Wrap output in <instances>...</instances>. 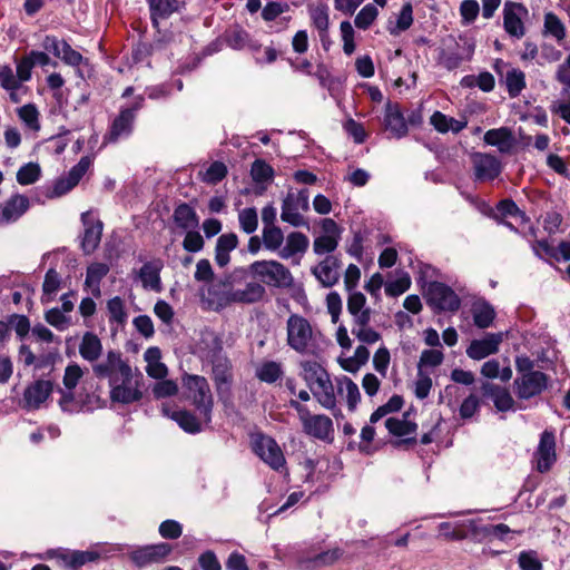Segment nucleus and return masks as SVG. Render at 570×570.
Listing matches in <instances>:
<instances>
[{"mask_svg": "<svg viewBox=\"0 0 570 570\" xmlns=\"http://www.w3.org/2000/svg\"><path fill=\"white\" fill-rule=\"evenodd\" d=\"M391 363V354L387 347L381 346L373 355V367L382 376L385 377Z\"/></svg>", "mask_w": 570, "mask_h": 570, "instance_id": "nucleus-57", "label": "nucleus"}, {"mask_svg": "<svg viewBox=\"0 0 570 570\" xmlns=\"http://www.w3.org/2000/svg\"><path fill=\"white\" fill-rule=\"evenodd\" d=\"M527 13L522 4L508 2L503 9V27L507 33L518 39L524 36L525 29L522 16Z\"/></svg>", "mask_w": 570, "mask_h": 570, "instance_id": "nucleus-20", "label": "nucleus"}, {"mask_svg": "<svg viewBox=\"0 0 570 570\" xmlns=\"http://www.w3.org/2000/svg\"><path fill=\"white\" fill-rule=\"evenodd\" d=\"M483 139L487 145L498 147L501 153H507L512 147L511 131L505 127L488 130Z\"/></svg>", "mask_w": 570, "mask_h": 570, "instance_id": "nucleus-36", "label": "nucleus"}, {"mask_svg": "<svg viewBox=\"0 0 570 570\" xmlns=\"http://www.w3.org/2000/svg\"><path fill=\"white\" fill-rule=\"evenodd\" d=\"M41 175V168L37 163H28L17 171V181L22 185L35 184Z\"/></svg>", "mask_w": 570, "mask_h": 570, "instance_id": "nucleus-51", "label": "nucleus"}, {"mask_svg": "<svg viewBox=\"0 0 570 570\" xmlns=\"http://www.w3.org/2000/svg\"><path fill=\"white\" fill-rule=\"evenodd\" d=\"M246 276L245 271H235L230 274L233 304H254L263 299L265 287L258 282H247L240 287V281Z\"/></svg>", "mask_w": 570, "mask_h": 570, "instance_id": "nucleus-9", "label": "nucleus"}, {"mask_svg": "<svg viewBox=\"0 0 570 570\" xmlns=\"http://www.w3.org/2000/svg\"><path fill=\"white\" fill-rule=\"evenodd\" d=\"M238 245L235 233L223 234L217 238L215 247V262L219 267H225L230 261V252Z\"/></svg>", "mask_w": 570, "mask_h": 570, "instance_id": "nucleus-26", "label": "nucleus"}, {"mask_svg": "<svg viewBox=\"0 0 570 570\" xmlns=\"http://www.w3.org/2000/svg\"><path fill=\"white\" fill-rule=\"evenodd\" d=\"M309 209L308 190L289 191L283 200L281 218L294 227L307 226L303 213Z\"/></svg>", "mask_w": 570, "mask_h": 570, "instance_id": "nucleus-6", "label": "nucleus"}, {"mask_svg": "<svg viewBox=\"0 0 570 570\" xmlns=\"http://www.w3.org/2000/svg\"><path fill=\"white\" fill-rule=\"evenodd\" d=\"M301 368L302 376L307 383L308 387L328 374L325 368L315 361L308 360L301 362Z\"/></svg>", "mask_w": 570, "mask_h": 570, "instance_id": "nucleus-46", "label": "nucleus"}, {"mask_svg": "<svg viewBox=\"0 0 570 570\" xmlns=\"http://www.w3.org/2000/svg\"><path fill=\"white\" fill-rule=\"evenodd\" d=\"M471 313L474 325L479 328H488L495 318V311L493 306L484 299L473 302Z\"/></svg>", "mask_w": 570, "mask_h": 570, "instance_id": "nucleus-29", "label": "nucleus"}, {"mask_svg": "<svg viewBox=\"0 0 570 570\" xmlns=\"http://www.w3.org/2000/svg\"><path fill=\"white\" fill-rule=\"evenodd\" d=\"M340 262L334 256H326L313 267L312 273L324 287H332L340 278Z\"/></svg>", "mask_w": 570, "mask_h": 570, "instance_id": "nucleus-22", "label": "nucleus"}, {"mask_svg": "<svg viewBox=\"0 0 570 570\" xmlns=\"http://www.w3.org/2000/svg\"><path fill=\"white\" fill-rule=\"evenodd\" d=\"M81 220L86 226L81 247L86 254H91L99 245L102 234V223L94 220L89 213L81 215Z\"/></svg>", "mask_w": 570, "mask_h": 570, "instance_id": "nucleus-21", "label": "nucleus"}, {"mask_svg": "<svg viewBox=\"0 0 570 570\" xmlns=\"http://www.w3.org/2000/svg\"><path fill=\"white\" fill-rule=\"evenodd\" d=\"M426 303L439 311L455 312L460 308L461 299L456 293L441 282H430L424 286Z\"/></svg>", "mask_w": 570, "mask_h": 570, "instance_id": "nucleus-8", "label": "nucleus"}, {"mask_svg": "<svg viewBox=\"0 0 570 570\" xmlns=\"http://www.w3.org/2000/svg\"><path fill=\"white\" fill-rule=\"evenodd\" d=\"M543 35L552 37L558 43H561L566 38L564 24L552 12L544 16Z\"/></svg>", "mask_w": 570, "mask_h": 570, "instance_id": "nucleus-41", "label": "nucleus"}, {"mask_svg": "<svg viewBox=\"0 0 570 570\" xmlns=\"http://www.w3.org/2000/svg\"><path fill=\"white\" fill-rule=\"evenodd\" d=\"M505 86L511 98L518 97L525 88V75L522 70L511 68L505 75Z\"/></svg>", "mask_w": 570, "mask_h": 570, "instance_id": "nucleus-42", "label": "nucleus"}, {"mask_svg": "<svg viewBox=\"0 0 570 570\" xmlns=\"http://www.w3.org/2000/svg\"><path fill=\"white\" fill-rule=\"evenodd\" d=\"M107 312L109 323H116L122 325L127 321V312L125 308V302L119 297H112L107 302Z\"/></svg>", "mask_w": 570, "mask_h": 570, "instance_id": "nucleus-47", "label": "nucleus"}, {"mask_svg": "<svg viewBox=\"0 0 570 570\" xmlns=\"http://www.w3.org/2000/svg\"><path fill=\"white\" fill-rule=\"evenodd\" d=\"M337 390L341 395L346 397L348 407L353 410L361 399L357 384L350 377L343 376L337 381Z\"/></svg>", "mask_w": 570, "mask_h": 570, "instance_id": "nucleus-44", "label": "nucleus"}, {"mask_svg": "<svg viewBox=\"0 0 570 570\" xmlns=\"http://www.w3.org/2000/svg\"><path fill=\"white\" fill-rule=\"evenodd\" d=\"M289 405L298 413L304 431L320 440H328L333 433L332 420L323 414H311L306 406L291 400Z\"/></svg>", "mask_w": 570, "mask_h": 570, "instance_id": "nucleus-7", "label": "nucleus"}, {"mask_svg": "<svg viewBox=\"0 0 570 570\" xmlns=\"http://www.w3.org/2000/svg\"><path fill=\"white\" fill-rule=\"evenodd\" d=\"M20 81L17 75L10 66L3 65L0 67V87L7 91H11V98L13 99V92L20 88Z\"/></svg>", "mask_w": 570, "mask_h": 570, "instance_id": "nucleus-54", "label": "nucleus"}, {"mask_svg": "<svg viewBox=\"0 0 570 570\" xmlns=\"http://www.w3.org/2000/svg\"><path fill=\"white\" fill-rule=\"evenodd\" d=\"M142 374L131 366L109 385V397L115 403L131 404L142 399Z\"/></svg>", "mask_w": 570, "mask_h": 570, "instance_id": "nucleus-2", "label": "nucleus"}, {"mask_svg": "<svg viewBox=\"0 0 570 570\" xmlns=\"http://www.w3.org/2000/svg\"><path fill=\"white\" fill-rule=\"evenodd\" d=\"M283 374L282 365L274 361L264 362L256 370V376L266 383L276 382Z\"/></svg>", "mask_w": 570, "mask_h": 570, "instance_id": "nucleus-48", "label": "nucleus"}, {"mask_svg": "<svg viewBox=\"0 0 570 570\" xmlns=\"http://www.w3.org/2000/svg\"><path fill=\"white\" fill-rule=\"evenodd\" d=\"M18 116L22 122L31 130L40 129L39 111L35 105L28 104L18 109Z\"/></svg>", "mask_w": 570, "mask_h": 570, "instance_id": "nucleus-53", "label": "nucleus"}, {"mask_svg": "<svg viewBox=\"0 0 570 570\" xmlns=\"http://www.w3.org/2000/svg\"><path fill=\"white\" fill-rule=\"evenodd\" d=\"M250 175L256 183H265L273 178L274 170L266 161L256 159L252 165Z\"/></svg>", "mask_w": 570, "mask_h": 570, "instance_id": "nucleus-56", "label": "nucleus"}, {"mask_svg": "<svg viewBox=\"0 0 570 570\" xmlns=\"http://www.w3.org/2000/svg\"><path fill=\"white\" fill-rule=\"evenodd\" d=\"M82 375H83L82 368L76 363L69 364L66 367L62 382H63V386L68 390V392L63 393L61 402L72 401V399H73L72 390L77 386V384L79 383Z\"/></svg>", "mask_w": 570, "mask_h": 570, "instance_id": "nucleus-39", "label": "nucleus"}, {"mask_svg": "<svg viewBox=\"0 0 570 570\" xmlns=\"http://www.w3.org/2000/svg\"><path fill=\"white\" fill-rule=\"evenodd\" d=\"M465 59L456 49L446 48L440 56V63L448 70H454L461 66Z\"/></svg>", "mask_w": 570, "mask_h": 570, "instance_id": "nucleus-61", "label": "nucleus"}, {"mask_svg": "<svg viewBox=\"0 0 570 570\" xmlns=\"http://www.w3.org/2000/svg\"><path fill=\"white\" fill-rule=\"evenodd\" d=\"M518 562L522 570H542V564L537 556V552L532 550L522 551L519 554Z\"/></svg>", "mask_w": 570, "mask_h": 570, "instance_id": "nucleus-64", "label": "nucleus"}, {"mask_svg": "<svg viewBox=\"0 0 570 570\" xmlns=\"http://www.w3.org/2000/svg\"><path fill=\"white\" fill-rule=\"evenodd\" d=\"M502 332L488 333L481 340H473L466 348V355L475 361L483 360L489 355L495 354L503 341Z\"/></svg>", "mask_w": 570, "mask_h": 570, "instance_id": "nucleus-16", "label": "nucleus"}, {"mask_svg": "<svg viewBox=\"0 0 570 570\" xmlns=\"http://www.w3.org/2000/svg\"><path fill=\"white\" fill-rule=\"evenodd\" d=\"M139 278L146 288L160 291L159 267L154 263H146L139 271Z\"/></svg>", "mask_w": 570, "mask_h": 570, "instance_id": "nucleus-43", "label": "nucleus"}, {"mask_svg": "<svg viewBox=\"0 0 570 570\" xmlns=\"http://www.w3.org/2000/svg\"><path fill=\"white\" fill-rule=\"evenodd\" d=\"M472 163L476 180H493L502 170L501 161L490 154L476 153L472 157Z\"/></svg>", "mask_w": 570, "mask_h": 570, "instance_id": "nucleus-18", "label": "nucleus"}, {"mask_svg": "<svg viewBox=\"0 0 570 570\" xmlns=\"http://www.w3.org/2000/svg\"><path fill=\"white\" fill-rule=\"evenodd\" d=\"M151 17L155 20L158 18H168L174 12H177L180 7L178 0H148Z\"/></svg>", "mask_w": 570, "mask_h": 570, "instance_id": "nucleus-45", "label": "nucleus"}, {"mask_svg": "<svg viewBox=\"0 0 570 570\" xmlns=\"http://www.w3.org/2000/svg\"><path fill=\"white\" fill-rule=\"evenodd\" d=\"M203 309L219 312L233 304L230 275L204 284L198 289Z\"/></svg>", "mask_w": 570, "mask_h": 570, "instance_id": "nucleus-3", "label": "nucleus"}, {"mask_svg": "<svg viewBox=\"0 0 570 570\" xmlns=\"http://www.w3.org/2000/svg\"><path fill=\"white\" fill-rule=\"evenodd\" d=\"M309 390L318 403L325 409H333L335 406L336 397L334 386L328 374L315 384L311 385Z\"/></svg>", "mask_w": 570, "mask_h": 570, "instance_id": "nucleus-27", "label": "nucleus"}, {"mask_svg": "<svg viewBox=\"0 0 570 570\" xmlns=\"http://www.w3.org/2000/svg\"><path fill=\"white\" fill-rule=\"evenodd\" d=\"M341 557L338 549L325 551L316 554L314 558L299 559L298 564L302 569L311 570L322 566L334 563Z\"/></svg>", "mask_w": 570, "mask_h": 570, "instance_id": "nucleus-40", "label": "nucleus"}, {"mask_svg": "<svg viewBox=\"0 0 570 570\" xmlns=\"http://www.w3.org/2000/svg\"><path fill=\"white\" fill-rule=\"evenodd\" d=\"M254 452L265 463H285L283 452L277 442L265 434H256L252 439Z\"/></svg>", "mask_w": 570, "mask_h": 570, "instance_id": "nucleus-15", "label": "nucleus"}, {"mask_svg": "<svg viewBox=\"0 0 570 570\" xmlns=\"http://www.w3.org/2000/svg\"><path fill=\"white\" fill-rule=\"evenodd\" d=\"M248 269L268 286L288 288L294 283L289 269L277 261H256L249 265Z\"/></svg>", "mask_w": 570, "mask_h": 570, "instance_id": "nucleus-4", "label": "nucleus"}, {"mask_svg": "<svg viewBox=\"0 0 570 570\" xmlns=\"http://www.w3.org/2000/svg\"><path fill=\"white\" fill-rule=\"evenodd\" d=\"M102 353L100 338L92 332H86L79 344V354L88 362H96Z\"/></svg>", "mask_w": 570, "mask_h": 570, "instance_id": "nucleus-30", "label": "nucleus"}, {"mask_svg": "<svg viewBox=\"0 0 570 570\" xmlns=\"http://www.w3.org/2000/svg\"><path fill=\"white\" fill-rule=\"evenodd\" d=\"M170 417L188 433H197L200 431V423L197 417L188 411L173 412Z\"/></svg>", "mask_w": 570, "mask_h": 570, "instance_id": "nucleus-50", "label": "nucleus"}, {"mask_svg": "<svg viewBox=\"0 0 570 570\" xmlns=\"http://www.w3.org/2000/svg\"><path fill=\"white\" fill-rule=\"evenodd\" d=\"M183 386L186 390V397L193 402L206 422L210 421L213 395L207 380L204 376L186 374L183 377Z\"/></svg>", "mask_w": 570, "mask_h": 570, "instance_id": "nucleus-5", "label": "nucleus"}, {"mask_svg": "<svg viewBox=\"0 0 570 570\" xmlns=\"http://www.w3.org/2000/svg\"><path fill=\"white\" fill-rule=\"evenodd\" d=\"M173 218L177 227L184 230L196 229L199 225L195 209L185 203L175 208Z\"/></svg>", "mask_w": 570, "mask_h": 570, "instance_id": "nucleus-34", "label": "nucleus"}, {"mask_svg": "<svg viewBox=\"0 0 570 570\" xmlns=\"http://www.w3.org/2000/svg\"><path fill=\"white\" fill-rule=\"evenodd\" d=\"M262 242L266 249L273 252L277 249L281 250V246L284 242V234L277 226H264Z\"/></svg>", "mask_w": 570, "mask_h": 570, "instance_id": "nucleus-49", "label": "nucleus"}, {"mask_svg": "<svg viewBox=\"0 0 570 570\" xmlns=\"http://www.w3.org/2000/svg\"><path fill=\"white\" fill-rule=\"evenodd\" d=\"M411 286V277L407 273L402 272L396 279L390 282L385 286V292L390 296H399L405 293Z\"/></svg>", "mask_w": 570, "mask_h": 570, "instance_id": "nucleus-55", "label": "nucleus"}, {"mask_svg": "<svg viewBox=\"0 0 570 570\" xmlns=\"http://www.w3.org/2000/svg\"><path fill=\"white\" fill-rule=\"evenodd\" d=\"M460 55L466 60H471L475 50V39L469 35L463 33L459 36V39L455 41V48Z\"/></svg>", "mask_w": 570, "mask_h": 570, "instance_id": "nucleus-60", "label": "nucleus"}, {"mask_svg": "<svg viewBox=\"0 0 570 570\" xmlns=\"http://www.w3.org/2000/svg\"><path fill=\"white\" fill-rule=\"evenodd\" d=\"M340 239L332 236L321 235L314 239L313 250L317 255L333 253L338 246Z\"/></svg>", "mask_w": 570, "mask_h": 570, "instance_id": "nucleus-59", "label": "nucleus"}, {"mask_svg": "<svg viewBox=\"0 0 570 570\" xmlns=\"http://www.w3.org/2000/svg\"><path fill=\"white\" fill-rule=\"evenodd\" d=\"M171 550V546L165 542L145 546L134 550L130 553V559L136 566L146 567L153 563L164 562Z\"/></svg>", "mask_w": 570, "mask_h": 570, "instance_id": "nucleus-14", "label": "nucleus"}, {"mask_svg": "<svg viewBox=\"0 0 570 570\" xmlns=\"http://www.w3.org/2000/svg\"><path fill=\"white\" fill-rule=\"evenodd\" d=\"M384 122L386 129L396 138H401L407 134V125L397 106L387 104L385 108Z\"/></svg>", "mask_w": 570, "mask_h": 570, "instance_id": "nucleus-28", "label": "nucleus"}, {"mask_svg": "<svg viewBox=\"0 0 570 570\" xmlns=\"http://www.w3.org/2000/svg\"><path fill=\"white\" fill-rule=\"evenodd\" d=\"M366 297L361 292H352L347 298V311L352 315V323L362 318L371 320L372 311L366 307Z\"/></svg>", "mask_w": 570, "mask_h": 570, "instance_id": "nucleus-32", "label": "nucleus"}, {"mask_svg": "<svg viewBox=\"0 0 570 570\" xmlns=\"http://www.w3.org/2000/svg\"><path fill=\"white\" fill-rule=\"evenodd\" d=\"M480 12V6L476 0H463L460 4V14L464 24L472 23Z\"/></svg>", "mask_w": 570, "mask_h": 570, "instance_id": "nucleus-62", "label": "nucleus"}, {"mask_svg": "<svg viewBox=\"0 0 570 570\" xmlns=\"http://www.w3.org/2000/svg\"><path fill=\"white\" fill-rule=\"evenodd\" d=\"M371 320H360L352 323V334L361 342L362 345H372L381 340V334L370 326Z\"/></svg>", "mask_w": 570, "mask_h": 570, "instance_id": "nucleus-37", "label": "nucleus"}, {"mask_svg": "<svg viewBox=\"0 0 570 570\" xmlns=\"http://www.w3.org/2000/svg\"><path fill=\"white\" fill-rule=\"evenodd\" d=\"M482 391L485 396H490L498 411L507 412L513 409L514 400L510 392L492 383H483Z\"/></svg>", "mask_w": 570, "mask_h": 570, "instance_id": "nucleus-25", "label": "nucleus"}, {"mask_svg": "<svg viewBox=\"0 0 570 570\" xmlns=\"http://www.w3.org/2000/svg\"><path fill=\"white\" fill-rule=\"evenodd\" d=\"M213 380L218 393L227 391L232 381L230 363L224 355L213 358Z\"/></svg>", "mask_w": 570, "mask_h": 570, "instance_id": "nucleus-24", "label": "nucleus"}, {"mask_svg": "<svg viewBox=\"0 0 570 570\" xmlns=\"http://www.w3.org/2000/svg\"><path fill=\"white\" fill-rule=\"evenodd\" d=\"M538 463L556 461V436L551 431H543L537 450Z\"/></svg>", "mask_w": 570, "mask_h": 570, "instance_id": "nucleus-38", "label": "nucleus"}, {"mask_svg": "<svg viewBox=\"0 0 570 570\" xmlns=\"http://www.w3.org/2000/svg\"><path fill=\"white\" fill-rule=\"evenodd\" d=\"M130 367L118 351H108L106 356L92 365V372L98 379H107L108 384Z\"/></svg>", "mask_w": 570, "mask_h": 570, "instance_id": "nucleus-11", "label": "nucleus"}, {"mask_svg": "<svg viewBox=\"0 0 570 570\" xmlns=\"http://www.w3.org/2000/svg\"><path fill=\"white\" fill-rule=\"evenodd\" d=\"M430 122L435 128V130L441 134H445L448 131L458 134L468 126L466 120L449 117L441 111H434L430 118Z\"/></svg>", "mask_w": 570, "mask_h": 570, "instance_id": "nucleus-31", "label": "nucleus"}, {"mask_svg": "<svg viewBox=\"0 0 570 570\" xmlns=\"http://www.w3.org/2000/svg\"><path fill=\"white\" fill-rule=\"evenodd\" d=\"M463 523L453 524L451 522H442L439 524L440 534L448 539L460 541L466 538V532L462 529Z\"/></svg>", "mask_w": 570, "mask_h": 570, "instance_id": "nucleus-58", "label": "nucleus"}, {"mask_svg": "<svg viewBox=\"0 0 570 570\" xmlns=\"http://www.w3.org/2000/svg\"><path fill=\"white\" fill-rule=\"evenodd\" d=\"M92 160L89 156L81 157L78 164L69 170L67 177L56 181L52 189V196L60 197L76 187L90 168Z\"/></svg>", "mask_w": 570, "mask_h": 570, "instance_id": "nucleus-17", "label": "nucleus"}, {"mask_svg": "<svg viewBox=\"0 0 570 570\" xmlns=\"http://www.w3.org/2000/svg\"><path fill=\"white\" fill-rule=\"evenodd\" d=\"M29 208V199L23 195L12 196L0 208V225L19 219Z\"/></svg>", "mask_w": 570, "mask_h": 570, "instance_id": "nucleus-23", "label": "nucleus"}, {"mask_svg": "<svg viewBox=\"0 0 570 570\" xmlns=\"http://www.w3.org/2000/svg\"><path fill=\"white\" fill-rule=\"evenodd\" d=\"M240 229L246 234H253L258 226V216L255 208H244L238 213Z\"/></svg>", "mask_w": 570, "mask_h": 570, "instance_id": "nucleus-52", "label": "nucleus"}, {"mask_svg": "<svg viewBox=\"0 0 570 570\" xmlns=\"http://www.w3.org/2000/svg\"><path fill=\"white\" fill-rule=\"evenodd\" d=\"M308 247V238L299 232H293L287 235L285 246L279 250L283 259H288L295 254L304 253Z\"/></svg>", "mask_w": 570, "mask_h": 570, "instance_id": "nucleus-35", "label": "nucleus"}, {"mask_svg": "<svg viewBox=\"0 0 570 570\" xmlns=\"http://www.w3.org/2000/svg\"><path fill=\"white\" fill-rule=\"evenodd\" d=\"M377 17V9L373 4H366L355 17V26L367 29Z\"/></svg>", "mask_w": 570, "mask_h": 570, "instance_id": "nucleus-63", "label": "nucleus"}, {"mask_svg": "<svg viewBox=\"0 0 570 570\" xmlns=\"http://www.w3.org/2000/svg\"><path fill=\"white\" fill-rule=\"evenodd\" d=\"M548 376L543 372L525 373L514 381L515 393L519 399L529 400L539 395L548 386Z\"/></svg>", "mask_w": 570, "mask_h": 570, "instance_id": "nucleus-12", "label": "nucleus"}, {"mask_svg": "<svg viewBox=\"0 0 570 570\" xmlns=\"http://www.w3.org/2000/svg\"><path fill=\"white\" fill-rule=\"evenodd\" d=\"M109 266L105 263H92L87 268L85 285L95 297L101 295L100 281L108 274Z\"/></svg>", "mask_w": 570, "mask_h": 570, "instance_id": "nucleus-33", "label": "nucleus"}, {"mask_svg": "<svg viewBox=\"0 0 570 570\" xmlns=\"http://www.w3.org/2000/svg\"><path fill=\"white\" fill-rule=\"evenodd\" d=\"M144 97L137 96L131 107L122 108L119 115L111 124L109 134L105 137V141L115 142L120 138L128 137L132 130V124L136 111L142 107Z\"/></svg>", "mask_w": 570, "mask_h": 570, "instance_id": "nucleus-10", "label": "nucleus"}, {"mask_svg": "<svg viewBox=\"0 0 570 570\" xmlns=\"http://www.w3.org/2000/svg\"><path fill=\"white\" fill-rule=\"evenodd\" d=\"M53 390L50 381L38 380L28 385L23 392L22 407L27 410H36L47 401Z\"/></svg>", "mask_w": 570, "mask_h": 570, "instance_id": "nucleus-19", "label": "nucleus"}, {"mask_svg": "<svg viewBox=\"0 0 570 570\" xmlns=\"http://www.w3.org/2000/svg\"><path fill=\"white\" fill-rule=\"evenodd\" d=\"M385 428L391 435L399 438L394 442L396 446L412 444L416 441L417 425L409 419V414H403L401 417L386 419Z\"/></svg>", "mask_w": 570, "mask_h": 570, "instance_id": "nucleus-13", "label": "nucleus"}, {"mask_svg": "<svg viewBox=\"0 0 570 570\" xmlns=\"http://www.w3.org/2000/svg\"><path fill=\"white\" fill-rule=\"evenodd\" d=\"M320 331L299 314H292L286 321V342L296 353L315 355L318 351Z\"/></svg>", "mask_w": 570, "mask_h": 570, "instance_id": "nucleus-1", "label": "nucleus"}]
</instances>
